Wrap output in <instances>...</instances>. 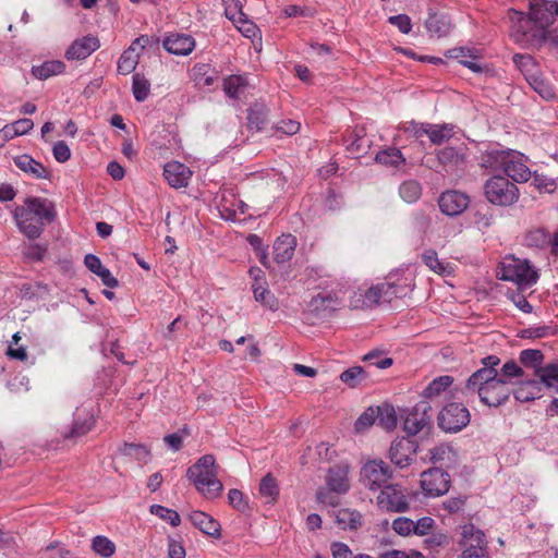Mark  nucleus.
<instances>
[{"label": "nucleus", "mask_w": 558, "mask_h": 558, "mask_svg": "<svg viewBox=\"0 0 558 558\" xmlns=\"http://www.w3.org/2000/svg\"><path fill=\"white\" fill-rule=\"evenodd\" d=\"M377 417V413L373 408H368L364 413H362L354 424V428L356 432H363L371 427Z\"/></svg>", "instance_id": "57"}, {"label": "nucleus", "mask_w": 558, "mask_h": 558, "mask_svg": "<svg viewBox=\"0 0 558 558\" xmlns=\"http://www.w3.org/2000/svg\"><path fill=\"white\" fill-rule=\"evenodd\" d=\"M399 193L407 203H414L421 196V185L416 181H405L400 185Z\"/></svg>", "instance_id": "47"}, {"label": "nucleus", "mask_w": 558, "mask_h": 558, "mask_svg": "<svg viewBox=\"0 0 558 558\" xmlns=\"http://www.w3.org/2000/svg\"><path fill=\"white\" fill-rule=\"evenodd\" d=\"M148 41L147 36H141L121 54L118 61V71L120 74L126 75L135 70L140 59V51L145 48Z\"/></svg>", "instance_id": "17"}, {"label": "nucleus", "mask_w": 558, "mask_h": 558, "mask_svg": "<svg viewBox=\"0 0 558 558\" xmlns=\"http://www.w3.org/2000/svg\"><path fill=\"white\" fill-rule=\"evenodd\" d=\"M163 177L170 186L180 189L187 186L192 171L179 161H171L165 166Z\"/></svg>", "instance_id": "21"}, {"label": "nucleus", "mask_w": 558, "mask_h": 558, "mask_svg": "<svg viewBox=\"0 0 558 558\" xmlns=\"http://www.w3.org/2000/svg\"><path fill=\"white\" fill-rule=\"evenodd\" d=\"M421 487L425 496H442L450 488V475L439 468H432L421 474Z\"/></svg>", "instance_id": "11"}, {"label": "nucleus", "mask_w": 558, "mask_h": 558, "mask_svg": "<svg viewBox=\"0 0 558 558\" xmlns=\"http://www.w3.org/2000/svg\"><path fill=\"white\" fill-rule=\"evenodd\" d=\"M229 504L238 511H245L247 509V502L244 499V495L239 489H230L228 493Z\"/></svg>", "instance_id": "64"}, {"label": "nucleus", "mask_w": 558, "mask_h": 558, "mask_svg": "<svg viewBox=\"0 0 558 558\" xmlns=\"http://www.w3.org/2000/svg\"><path fill=\"white\" fill-rule=\"evenodd\" d=\"M392 477V470L383 460H369L363 464L360 472L362 484L371 490L384 488Z\"/></svg>", "instance_id": "8"}, {"label": "nucleus", "mask_w": 558, "mask_h": 558, "mask_svg": "<svg viewBox=\"0 0 558 558\" xmlns=\"http://www.w3.org/2000/svg\"><path fill=\"white\" fill-rule=\"evenodd\" d=\"M337 495L338 494L331 492L328 487H320L316 492V499L318 502L324 504L326 506L336 507L339 504Z\"/></svg>", "instance_id": "61"}, {"label": "nucleus", "mask_w": 558, "mask_h": 558, "mask_svg": "<svg viewBox=\"0 0 558 558\" xmlns=\"http://www.w3.org/2000/svg\"><path fill=\"white\" fill-rule=\"evenodd\" d=\"M340 379L350 387H356L365 379V372L361 366H353L342 372Z\"/></svg>", "instance_id": "50"}, {"label": "nucleus", "mask_w": 558, "mask_h": 558, "mask_svg": "<svg viewBox=\"0 0 558 558\" xmlns=\"http://www.w3.org/2000/svg\"><path fill=\"white\" fill-rule=\"evenodd\" d=\"M253 293L254 298L257 302L262 303L264 306H266L269 310H277L278 302L276 298L271 294V292L265 287V282L255 279V282L253 284Z\"/></svg>", "instance_id": "37"}, {"label": "nucleus", "mask_w": 558, "mask_h": 558, "mask_svg": "<svg viewBox=\"0 0 558 558\" xmlns=\"http://www.w3.org/2000/svg\"><path fill=\"white\" fill-rule=\"evenodd\" d=\"M248 80L245 75H230L223 81L225 94L233 99H239L246 90Z\"/></svg>", "instance_id": "31"}, {"label": "nucleus", "mask_w": 558, "mask_h": 558, "mask_svg": "<svg viewBox=\"0 0 558 558\" xmlns=\"http://www.w3.org/2000/svg\"><path fill=\"white\" fill-rule=\"evenodd\" d=\"M52 155L58 162H65L71 158V149L64 141H58L52 147Z\"/></svg>", "instance_id": "63"}, {"label": "nucleus", "mask_w": 558, "mask_h": 558, "mask_svg": "<svg viewBox=\"0 0 558 558\" xmlns=\"http://www.w3.org/2000/svg\"><path fill=\"white\" fill-rule=\"evenodd\" d=\"M526 158L520 151L511 149L506 167L505 177L511 178L514 182H526L531 178V171L525 165Z\"/></svg>", "instance_id": "20"}, {"label": "nucleus", "mask_w": 558, "mask_h": 558, "mask_svg": "<svg viewBox=\"0 0 558 558\" xmlns=\"http://www.w3.org/2000/svg\"><path fill=\"white\" fill-rule=\"evenodd\" d=\"M189 518L192 524L203 533L214 537L220 536V524L209 514L195 510L190 513Z\"/></svg>", "instance_id": "26"}, {"label": "nucleus", "mask_w": 558, "mask_h": 558, "mask_svg": "<svg viewBox=\"0 0 558 558\" xmlns=\"http://www.w3.org/2000/svg\"><path fill=\"white\" fill-rule=\"evenodd\" d=\"M461 558H490L487 541L483 531L469 523L461 527Z\"/></svg>", "instance_id": "7"}, {"label": "nucleus", "mask_w": 558, "mask_h": 558, "mask_svg": "<svg viewBox=\"0 0 558 558\" xmlns=\"http://www.w3.org/2000/svg\"><path fill=\"white\" fill-rule=\"evenodd\" d=\"M544 355L539 350L526 349L520 353V361L525 366H536L543 362Z\"/></svg>", "instance_id": "58"}, {"label": "nucleus", "mask_w": 558, "mask_h": 558, "mask_svg": "<svg viewBox=\"0 0 558 558\" xmlns=\"http://www.w3.org/2000/svg\"><path fill=\"white\" fill-rule=\"evenodd\" d=\"M415 452V442L409 438H401L391 444L389 456L391 462L402 469L412 463Z\"/></svg>", "instance_id": "16"}, {"label": "nucleus", "mask_w": 558, "mask_h": 558, "mask_svg": "<svg viewBox=\"0 0 558 558\" xmlns=\"http://www.w3.org/2000/svg\"><path fill=\"white\" fill-rule=\"evenodd\" d=\"M65 70V64L60 60H49L44 62L40 65H34L32 68V73L35 77L39 80H47L53 75H58L63 73Z\"/></svg>", "instance_id": "33"}, {"label": "nucleus", "mask_w": 558, "mask_h": 558, "mask_svg": "<svg viewBox=\"0 0 558 558\" xmlns=\"http://www.w3.org/2000/svg\"><path fill=\"white\" fill-rule=\"evenodd\" d=\"M351 464L347 461H341L328 469L326 475V485L338 495L347 494L351 488Z\"/></svg>", "instance_id": "13"}, {"label": "nucleus", "mask_w": 558, "mask_h": 558, "mask_svg": "<svg viewBox=\"0 0 558 558\" xmlns=\"http://www.w3.org/2000/svg\"><path fill=\"white\" fill-rule=\"evenodd\" d=\"M150 513L159 517L163 521L169 522L172 526H178L181 522L180 514L175 510L166 508L160 505H151Z\"/></svg>", "instance_id": "48"}, {"label": "nucleus", "mask_w": 558, "mask_h": 558, "mask_svg": "<svg viewBox=\"0 0 558 558\" xmlns=\"http://www.w3.org/2000/svg\"><path fill=\"white\" fill-rule=\"evenodd\" d=\"M554 335V329L549 326H533L522 330L521 337L524 339H541Z\"/></svg>", "instance_id": "56"}, {"label": "nucleus", "mask_w": 558, "mask_h": 558, "mask_svg": "<svg viewBox=\"0 0 558 558\" xmlns=\"http://www.w3.org/2000/svg\"><path fill=\"white\" fill-rule=\"evenodd\" d=\"M511 21V37L521 45L530 43L532 39L538 40V35L532 24L530 16H525L522 12L512 10L509 12Z\"/></svg>", "instance_id": "14"}, {"label": "nucleus", "mask_w": 558, "mask_h": 558, "mask_svg": "<svg viewBox=\"0 0 558 558\" xmlns=\"http://www.w3.org/2000/svg\"><path fill=\"white\" fill-rule=\"evenodd\" d=\"M425 547L428 549H437L449 544V537L442 532L432 533L424 541Z\"/></svg>", "instance_id": "59"}, {"label": "nucleus", "mask_w": 558, "mask_h": 558, "mask_svg": "<svg viewBox=\"0 0 558 558\" xmlns=\"http://www.w3.org/2000/svg\"><path fill=\"white\" fill-rule=\"evenodd\" d=\"M259 494L267 498V502L275 501L279 495L278 484L271 474L263 477L259 485Z\"/></svg>", "instance_id": "45"}, {"label": "nucleus", "mask_w": 558, "mask_h": 558, "mask_svg": "<svg viewBox=\"0 0 558 558\" xmlns=\"http://www.w3.org/2000/svg\"><path fill=\"white\" fill-rule=\"evenodd\" d=\"M484 194L496 206H510L519 198L517 185L505 175H493L484 184Z\"/></svg>", "instance_id": "5"}, {"label": "nucleus", "mask_w": 558, "mask_h": 558, "mask_svg": "<svg viewBox=\"0 0 558 558\" xmlns=\"http://www.w3.org/2000/svg\"><path fill=\"white\" fill-rule=\"evenodd\" d=\"M425 26L428 33L436 37H445L451 31L450 20L444 14H429Z\"/></svg>", "instance_id": "30"}, {"label": "nucleus", "mask_w": 558, "mask_h": 558, "mask_svg": "<svg viewBox=\"0 0 558 558\" xmlns=\"http://www.w3.org/2000/svg\"><path fill=\"white\" fill-rule=\"evenodd\" d=\"M239 16L230 15V10H227V16L232 20L235 24L238 29L247 38H253L257 34V27L256 25L246 20L245 15L242 12H239Z\"/></svg>", "instance_id": "44"}, {"label": "nucleus", "mask_w": 558, "mask_h": 558, "mask_svg": "<svg viewBox=\"0 0 558 558\" xmlns=\"http://www.w3.org/2000/svg\"><path fill=\"white\" fill-rule=\"evenodd\" d=\"M163 48L172 54L187 56L195 48V40L187 34H170L163 39Z\"/></svg>", "instance_id": "22"}, {"label": "nucleus", "mask_w": 558, "mask_h": 558, "mask_svg": "<svg viewBox=\"0 0 558 558\" xmlns=\"http://www.w3.org/2000/svg\"><path fill=\"white\" fill-rule=\"evenodd\" d=\"M525 240L530 246H535V247H544L546 245H549V242L551 241L550 234L542 229L531 231L526 235Z\"/></svg>", "instance_id": "54"}, {"label": "nucleus", "mask_w": 558, "mask_h": 558, "mask_svg": "<svg viewBox=\"0 0 558 558\" xmlns=\"http://www.w3.org/2000/svg\"><path fill=\"white\" fill-rule=\"evenodd\" d=\"M46 248L40 244H28L23 250V255L32 262H40L44 259Z\"/></svg>", "instance_id": "60"}, {"label": "nucleus", "mask_w": 558, "mask_h": 558, "mask_svg": "<svg viewBox=\"0 0 558 558\" xmlns=\"http://www.w3.org/2000/svg\"><path fill=\"white\" fill-rule=\"evenodd\" d=\"M429 461L434 464L450 468L457 462V452L447 444H439L429 449Z\"/></svg>", "instance_id": "28"}, {"label": "nucleus", "mask_w": 558, "mask_h": 558, "mask_svg": "<svg viewBox=\"0 0 558 558\" xmlns=\"http://www.w3.org/2000/svg\"><path fill=\"white\" fill-rule=\"evenodd\" d=\"M453 384V377L442 375L434 378L427 387L423 390V397L426 399H434L439 397Z\"/></svg>", "instance_id": "35"}, {"label": "nucleus", "mask_w": 558, "mask_h": 558, "mask_svg": "<svg viewBox=\"0 0 558 558\" xmlns=\"http://www.w3.org/2000/svg\"><path fill=\"white\" fill-rule=\"evenodd\" d=\"M95 420L92 414H87L83 421L76 418L70 434H65V438L80 437L87 434L94 426Z\"/></svg>", "instance_id": "49"}, {"label": "nucleus", "mask_w": 558, "mask_h": 558, "mask_svg": "<svg viewBox=\"0 0 558 558\" xmlns=\"http://www.w3.org/2000/svg\"><path fill=\"white\" fill-rule=\"evenodd\" d=\"M511 391L509 383L499 379L498 369L494 367H481L469 377L461 389L465 398L476 395L488 407H499L508 400Z\"/></svg>", "instance_id": "1"}, {"label": "nucleus", "mask_w": 558, "mask_h": 558, "mask_svg": "<svg viewBox=\"0 0 558 558\" xmlns=\"http://www.w3.org/2000/svg\"><path fill=\"white\" fill-rule=\"evenodd\" d=\"M450 57L457 59L462 65L475 73H481L483 66L478 63V51L470 48H456L450 51Z\"/></svg>", "instance_id": "29"}, {"label": "nucleus", "mask_w": 558, "mask_h": 558, "mask_svg": "<svg viewBox=\"0 0 558 558\" xmlns=\"http://www.w3.org/2000/svg\"><path fill=\"white\" fill-rule=\"evenodd\" d=\"M413 280V272L408 269L402 274H390L386 279V284H389L392 298H402L412 291Z\"/></svg>", "instance_id": "23"}, {"label": "nucleus", "mask_w": 558, "mask_h": 558, "mask_svg": "<svg viewBox=\"0 0 558 558\" xmlns=\"http://www.w3.org/2000/svg\"><path fill=\"white\" fill-rule=\"evenodd\" d=\"M14 163L20 170L31 174L35 179H47L49 177V172L44 165L32 158L29 155L15 157Z\"/></svg>", "instance_id": "27"}, {"label": "nucleus", "mask_w": 558, "mask_h": 558, "mask_svg": "<svg viewBox=\"0 0 558 558\" xmlns=\"http://www.w3.org/2000/svg\"><path fill=\"white\" fill-rule=\"evenodd\" d=\"M92 548L102 558H110L116 553L114 543L102 535H97L92 539Z\"/></svg>", "instance_id": "42"}, {"label": "nucleus", "mask_w": 558, "mask_h": 558, "mask_svg": "<svg viewBox=\"0 0 558 558\" xmlns=\"http://www.w3.org/2000/svg\"><path fill=\"white\" fill-rule=\"evenodd\" d=\"M511 149L500 145H489L481 153L480 166L489 171L505 170Z\"/></svg>", "instance_id": "18"}, {"label": "nucleus", "mask_w": 558, "mask_h": 558, "mask_svg": "<svg viewBox=\"0 0 558 558\" xmlns=\"http://www.w3.org/2000/svg\"><path fill=\"white\" fill-rule=\"evenodd\" d=\"M132 90L134 98L142 102L147 99L150 90L149 82L141 74L133 75Z\"/></svg>", "instance_id": "46"}, {"label": "nucleus", "mask_w": 558, "mask_h": 558, "mask_svg": "<svg viewBox=\"0 0 558 558\" xmlns=\"http://www.w3.org/2000/svg\"><path fill=\"white\" fill-rule=\"evenodd\" d=\"M537 375L541 384L558 393V363L539 367Z\"/></svg>", "instance_id": "38"}, {"label": "nucleus", "mask_w": 558, "mask_h": 558, "mask_svg": "<svg viewBox=\"0 0 558 558\" xmlns=\"http://www.w3.org/2000/svg\"><path fill=\"white\" fill-rule=\"evenodd\" d=\"M363 360L365 362H369L371 365H375L380 369L388 368L392 365V359L390 357H380L379 352L371 351L364 355Z\"/></svg>", "instance_id": "62"}, {"label": "nucleus", "mask_w": 558, "mask_h": 558, "mask_svg": "<svg viewBox=\"0 0 558 558\" xmlns=\"http://www.w3.org/2000/svg\"><path fill=\"white\" fill-rule=\"evenodd\" d=\"M538 278V270L527 259L508 255L500 263V279L513 282L520 291L533 287Z\"/></svg>", "instance_id": "4"}, {"label": "nucleus", "mask_w": 558, "mask_h": 558, "mask_svg": "<svg viewBox=\"0 0 558 558\" xmlns=\"http://www.w3.org/2000/svg\"><path fill=\"white\" fill-rule=\"evenodd\" d=\"M296 239L292 234H282L279 236L274 244V259L278 264H284L289 262L295 251Z\"/></svg>", "instance_id": "25"}, {"label": "nucleus", "mask_w": 558, "mask_h": 558, "mask_svg": "<svg viewBox=\"0 0 558 558\" xmlns=\"http://www.w3.org/2000/svg\"><path fill=\"white\" fill-rule=\"evenodd\" d=\"M469 196L459 191L444 192L439 197V208L447 216H458L469 206Z\"/></svg>", "instance_id": "19"}, {"label": "nucleus", "mask_w": 558, "mask_h": 558, "mask_svg": "<svg viewBox=\"0 0 558 558\" xmlns=\"http://www.w3.org/2000/svg\"><path fill=\"white\" fill-rule=\"evenodd\" d=\"M422 257L425 265L434 272L439 275H448L451 272L450 265L440 262L435 251H426Z\"/></svg>", "instance_id": "43"}, {"label": "nucleus", "mask_w": 558, "mask_h": 558, "mask_svg": "<svg viewBox=\"0 0 558 558\" xmlns=\"http://www.w3.org/2000/svg\"><path fill=\"white\" fill-rule=\"evenodd\" d=\"M99 48V40L94 36H85L75 40L65 52L68 60H83Z\"/></svg>", "instance_id": "24"}, {"label": "nucleus", "mask_w": 558, "mask_h": 558, "mask_svg": "<svg viewBox=\"0 0 558 558\" xmlns=\"http://www.w3.org/2000/svg\"><path fill=\"white\" fill-rule=\"evenodd\" d=\"M432 407L427 401H420L411 410H407L403 416V429L410 435L418 434L430 421Z\"/></svg>", "instance_id": "12"}, {"label": "nucleus", "mask_w": 558, "mask_h": 558, "mask_svg": "<svg viewBox=\"0 0 558 558\" xmlns=\"http://www.w3.org/2000/svg\"><path fill=\"white\" fill-rule=\"evenodd\" d=\"M392 299L389 284H386V281L366 289V303L368 307H374L381 302H390Z\"/></svg>", "instance_id": "32"}, {"label": "nucleus", "mask_w": 558, "mask_h": 558, "mask_svg": "<svg viewBox=\"0 0 558 558\" xmlns=\"http://www.w3.org/2000/svg\"><path fill=\"white\" fill-rule=\"evenodd\" d=\"M121 452L124 456L134 457L140 461H145L149 456V450L140 444H128L125 442L121 448Z\"/></svg>", "instance_id": "52"}, {"label": "nucleus", "mask_w": 558, "mask_h": 558, "mask_svg": "<svg viewBox=\"0 0 558 558\" xmlns=\"http://www.w3.org/2000/svg\"><path fill=\"white\" fill-rule=\"evenodd\" d=\"M522 376V368L514 362L509 361L502 365V367L498 371L499 379H504V381L509 383L511 386V380L517 377Z\"/></svg>", "instance_id": "51"}, {"label": "nucleus", "mask_w": 558, "mask_h": 558, "mask_svg": "<svg viewBox=\"0 0 558 558\" xmlns=\"http://www.w3.org/2000/svg\"><path fill=\"white\" fill-rule=\"evenodd\" d=\"M435 526V520L430 517H422L417 521H413V535H429Z\"/></svg>", "instance_id": "55"}, {"label": "nucleus", "mask_w": 558, "mask_h": 558, "mask_svg": "<svg viewBox=\"0 0 558 558\" xmlns=\"http://www.w3.org/2000/svg\"><path fill=\"white\" fill-rule=\"evenodd\" d=\"M525 76L531 87L535 92H537L543 98L550 99L555 96V93L550 85L547 84L543 78H541L536 74L531 73L530 69L526 70Z\"/></svg>", "instance_id": "41"}, {"label": "nucleus", "mask_w": 558, "mask_h": 558, "mask_svg": "<svg viewBox=\"0 0 558 558\" xmlns=\"http://www.w3.org/2000/svg\"><path fill=\"white\" fill-rule=\"evenodd\" d=\"M336 522L344 530H355L362 524V515L356 510L340 509L336 513Z\"/></svg>", "instance_id": "36"}, {"label": "nucleus", "mask_w": 558, "mask_h": 558, "mask_svg": "<svg viewBox=\"0 0 558 558\" xmlns=\"http://www.w3.org/2000/svg\"><path fill=\"white\" fill-rule=\"evenodd\" d=\"M470 412L462 403L450 402L438 414V425L447 433H457L470 423Z\"/></svg>", "instance_id": "10"}, {"label": "nucleus", "mask_w": 558, "mask_h": 558, "mask_svg": "<svg viewBox=\"0 0 558 558\" xmlns=\"http://www.w3.org/2000/svg\"><path fill=\"white\" fill-rule=\"evenodd\" d=\"M186 476L207 499H215L222 493L223 485L217 477V464L213 454L201 457L187 469Z\"/></svg>", "instance_id": "3"}, {"label": "nucleus", "mask_w": 558, "mask_h": 558, "mask_svg": "<svg viewBox=\"0 0 558 558\" xmlns=\"http://www.w3.org/2000/svg\"><path fill=\"white\" fill-rule=\"evenodd\" d=\"M437 158L446 171L463 172L468 163L466 147H444L437 151Z\"/></svg>", "instance_id": "15"}, {"label": "nucleus", "mask_w": 558, "mask_h": 558, "mask_svg": "<svg viewBox=\"0 0 558 558\" xmlns=\"http://www.w3.org/2000/svg\"><path fill=\"white\" fill-rule=\"evenodd\" d=\"M541 383L537 380H527L514 389L513 396L520 402H527L541 397Z\"/></svg>", "instance_id": "34"}, {"label": "nucleus", "mask_w": 558, "mask_h": 558, "mask_svg": "<svg viewBox=\"0 0 558 558\" xmlns=\"http://www.w3.org/2000/svg\"><path fill=\"white\" fill-rule=\"evenodd\" d=\"M391 529L400 536L413 535V520L407 517H398L391 523Z\"/></svg>", "instance_id": "53"}, {"label": "nucleus", "mask_w": 558, "mask_h": 558, "mask_svg": "<svg viewBox=\"0 0 558 558\" xmlns=\"http://www.w3.org/2000/svg\"><path fill=\"white\" fill-rule=\"evenodd\" d=\"M377 507L384 512L400 513L410 509V499L398 484L386 485L376 498Z\"/></svg>", "instance_id": "9"}, {"label": "nucleus", "mask_w": 558, "mask_h": 558, "mask_svg": "<svg viewBox=\"0 0 558 558\" xmlns=\"http://www.w3.org/2000/svg\"><path fill=\"white\" fill-rule=\"evenodd\" d=\"M375 160L384 166L398 168L405 162L402 153L397 148H387L376 154Z\"/></svg>", "instance_id": "40"}, {"label": "nucleus", "mask_w": 558, "mask_h": 558, "mask_svg": "<svg viewBox=\"0 0 558 558\" xmlns=\"http://www.w3.org/2000/svg\"><path fill=\"white\" fill-rule=\"evenodd\" d=\"M452 124H429L428 137L435 145H440L453 136Z\"/></svg>", "instance_id": "39"}, {"label": "nucleus", "mask_w": 558, "mask_h": 558, "mask_svg": "<svg viewBox=\"0 0 558 558\" xmlns=\"http://www.w3.org/2000/svg\"><path fill=\"white\" fill-rule=\"evenodd\" d=\"M16 226L26 238L34 240L41 235L46 223L54 219L56 213L50 201L43 197H27L13 213Z\"/></svg>", "instance_id": "2"}, {"label": "nucleus", "mask_w": 558, "mask_h": 558, "mask_svg": "<svg viewBox=\"0 0 558 558\" xmlns=\"http://www.w3.org/2000/svg\"><path fill=\"white\" fill-rule=\"evenodd\" d=\"M556 15H558V1L533 0L531 2L529 16L538 35V41L550 38L551 33L548 27L555 22Z\"/></svg>", "instance_id": "6"}]
</instances>
